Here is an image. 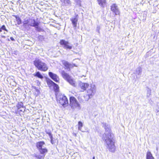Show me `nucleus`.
Returning a JSON list of instances; mask_svg holds the SVG:
<instances>
[{"mask_svg":"<svg viewBox=\"0 0 159 159\" xmlns=\"http://www.w3.org/2000/svg\"><path fill=\"white\" fill-rule=\"evenodd\" d=\"M46 133L47 134H48L49 135V137L50 139V142L52 144H54L57 142L58 143V140L57 139H55L53 138L51 131H50L49 132H48L46 131Z\"/></svg>","mask_w":159,"mask_h":159,"instance_id":"12","label":"nucleus"},{"mask_svg":"<svg viewBox=\"0 0 159 159\" xmlns=\"http://www.w3.org/2000/svg\"><path fill=\"white\" fill-rule=\"evenodd\" d=\"M2 30L6 31L7 32H8V30L6 29V27L4 25H3L0 27V33L2 32Z\"/></svg>","mask_w":159,"mask_h":159,"instance_id":"24","label":"nucleus"},{"mask_svg":"<svg viewBox=\"0 0 159 159\" xmlns=\"http://www.w3.org/2000/svg\"><path fill=\"white\" fill-rule=\"evenodd\" d=\"M89 86V84L87 83H81L80 84V87L82 92H84L88 88Z\"/></svg>","mask_w":159,"mask_h":159,"instance_id":"15","label":"nucleus"},{"mask_svg":"<svg viewBox=\"0 0 159 159\" xmlns=\"http://www.w3.org/2000/svg\"><path fill=\"white\" fill-rule=\"evenodd\" d=\"M106 131H109L108 134H105L103 138L107 145V148L111 152H114L116 150V147L115 145V141L113 138L111 137L112 133L110 132L111 129L109 128L105 129Z\"/></svg>","mask_w":159,"mask_h":159,"instance_id":"1","label":"nucleus"},{"mask_svg":"<svg viewBox=\"0 0 159 159\" xmlns=\"http://www.w3.org/2000/svg\"><path fill=\"white\" fill-rule=\"evenodd\" d=\"M95 91L93 89H90L87 91V94L86 95V97H88L87 100L91 98L94 95Z\"/></svg>","mask_w":159,"mask_h":159,"instance_id":"13","label":"nucleus"},{"mask_svg":"<svg viewBox=\"0 0 159 159\" xmlns=\"http://www.w3.org/2000/svg\"><path fill=\"white\" fill-rule=\"evenodd\" d=\"M75 1L77 4L80 5L81 0H75Z\"/></svg>","mask_w":159,"mask_h":159,"instance_id":"26","label":"nucleus"},{"mask_svg":"<svg viewBox=\"0 0 159 159\" xmlns=\"http://www.w3.org/2000/svg\"><path fill=\"white\" fill-rule=\"evenodd\" d=\"M111 10L115 15H120V12L116 4L114 3L111 5Z\"/></svg>","mask_w":159,"mask_h":159,"instance_id":"9","label":"nucleus"},{"mask_svg":"<svg viewBox=\"0 0 159 159\" xmlns=\"http://www.w3.org/2000/svg\"><path fill=\"white\" fill-rule=\"evenodd\" d=\"M48 75L54 81L57 83H59L60 79L59 77L56 74L50 72H48Z\"/></svg>","mask_w":159,"mask_h":159,"instance_id":"10","label":"nucleus"},{"mask_svg":"<svg viewBox=\"0 0 159 159\" xmlns=\"http://www.w3.org/2000/svg\"><path fill=\"white\" fill-rule=\"evenodd\" d=\"M93 159H95V157H93Z\"/></svg>","mask_w":159,"mask_h":159,"instance_id":"29","label":"nucleus"},{"mask_svg":"<svg viewBox=\"0 0 159 159\" xmlns=\"http://www.w3.org/2000/svg\"><path fill=\"white\" fill-rule=\"evenodd\" d=\"M70 105L73 109L79 108L80 107V104L76 98L73 96H70L69 98Z\"/></svg>","mask_w":159,"mask_h":159,"instance_id":"5","label":"nucleus"},{"mask_svg":"<svg viewBox=\"0 0 159 159\" xmlns=\"http://www.w3.org/2000/svg\"><path fill=\"white\" fill-rule=\"evenodd\" d=\"M32 20L33 23H31L29 25H30V26L35 27L36 28V30L39 32L42 31V29L40 27L38 26L39 25V23L36 21L34 19H33Z\"/></svg>","mask_w":159,"mask_h":159,"instance_id":"11","label":"nucleus"},{"mask_svg":"<svg viewBox=\"0 0 159 159\" xmlns=\"http://www.w3.org/2000/svg\"><path fill=\"white\" fill-rule=\"evenodd\" d=\"M34 76L38 77V78L42 79L43 78V76L41 75L40 72L39 71H38L36 72L35 74L34 75Z\"/></svg>","mask_w":159,"mask_h":159,"instance_id":"20","label":"nucleus"},{"mask_svg":"<svg viewBox=\"0 0 159 159\" xmlns=\"http://www.w3.org/2000/svg\"><path fill=\"white\" fill-rule=\"evenodd\" d=\"M63 65L65 67V69H68L69 70H70V68H72L74 67H76L77 66L75 64H71L70 63L67 61H66L64 60H62L61 61Z\"/></svg>","mask_w":159,"mask_h":159,"instance_id":"8","label":"nucleus"},{"mask_svg":"<svg viewBox=\"0 0 159 159\" xmlns=\"http://www.w3.org/2000/svg\"><path fill=\"white\" fill-rule=\"evenodd\" d=\"M146 159H155L152 153L149 151H148L146 153Z\"/></svg>","mask_w":159,"mask_h":159,"instance_id":"16","label":"nucleus"},{"mask_svg":"<svg viewBox=\"0 0 159 159\" xmlns=\"http://www.w3.org/2000/svg\"><path fill=\"white\" fill-rule=\"evenodd\" d=\"M14 16L16 18L18 25H19L22 23L21 19L18 16L14 15Z\"/></svg>","mask_w":159,"mask_h":159,"instance_id":"19","label":"nucleus"},{"mask_svg":"<svg viewBox=\"0 0 159 159\" xmlns=\"http://www.w3.org/2000/svg\"><path fill=\"white\" fill-rule=\"evenodd\" d=\"M10 39H11L12 40V41H14L15 40V39H14L12 37H11Z\"/></svg>","mask_w":159,"mask_h":159,"instance_id":"27","label":"nucleus"},{"mask_svg":"<svg viewBox=\"0 0 159 159\" xmlns=\"http://www.w3.org/2000/svg\"><path fill=\"white\" fill-rule=\"evenodd\" d=\"M29 19H27L25 20V19L24 21L23 22V25L25 27H26V26L27 25L28 26H30V25H29L30 24H29Z\"/></svg>","mask_w":159,"mask_h":159,"instance_id":"21","label":"nucleus"},{"mask_svg":"<svg viewBox=\"0 0 159 159\" xmlns=\"http://www.w3.org/2000/svg\"><path fill=\"white\" fill-rule=\"evenodd\" d=\"M59 43L61 45L66 49L70 50L72 48V46L69 45V42L65 40L61 39L60 40Z\"/></svg>","mask_w":159,"mask_h":159,"instance_id":"7","label":"nucleus"},{"mask_svg":"<svg viewBox=\"0 0 159 159\" xmlns=\"http://www.w3.org/2000/svg\"><path fill=\"white\" fill-rule=\"evenodd\" d=\"M78 129L79 130H81V128L83 126V124L80 121H79L78 122Z\"/></svg>","mask_w":159,"mask_h":159,"instance_id":"23","label":"nucleus"},{"mask_svg":"<svg viewBox=\"0 0 159 159\" xmlns=\"http://www.w3.org/2000/svg\"><path fill=\"white\" fill-rule=\"evenodd\" d=\"M78 15H76L75 17L72 18L70 19L73 27L75 28L77 27V23L78 20Z\"/></svg>","mask_w":159,"mask_h":159,"instance_id":"14","label":"nucleus"},{"mask_svg":"<svg viewBox=\"0 0 159 159\" xmlns=\"http://www.w3.org/2000/svg\"><path fill=\"white\" fill-rule=\"evenodd\" d=\"M61 75L63 78L66 80L69 84L73 87L76 86V82L64 70H62Z\"/></svg>","mask_w":159,"mask_h":159,"instance_id":"4","label":"nucleus"},{"mask_svg":"<svg viewBox=\"0 0 159 159\" xmlns=\"http://www.w3.org/2000/svg\"><path fill=\"white\" fill-rule=\"evenodd\" d=\"M46 82L48 86L50 88L53 86L55 84V83L49 79H47Z\"/></svg>","mask_w":159,"mask_h":159,"instance_id":"17","label":"nucleus"},{"mask_svg":"<svg viewBox=\"0 0 159 159\" xmlns=\"http://www.w3.org/2000/svg\"><path fill=\"white\" fill-rule=\"evenodd\" d=\"M45 144V143L43 141H40L36 143V148L39 151L40 154L42 155H35L34 157L37 159H44L45 154L48 152V150L47 148H42Z\"/></svg>","mask_w":159,"mask_h":159,"instance_id":"2","label":"nucleus"},{"mask_svg":"<svg viewBox=\"0 0 159 159\" xmlns=\"http://www.w3.org/2000/svg\"><path fill=\"white\" fill-rule=\"evenodd\" d=\"M39 84H40V82H39Z\"/></svg>","mask_w":159,"mask_h":159,"instance_id":"30","label":"nucleus"},{"mask_svg":"<svg viewBox=\"0 0 159 159\" xmlns=\"http://www.w3.org/2000/svg\"><path fill=\"white\" fill-rule=\"evenodd\" d=\"M98 4L102 7H104L106 3V0H97Z\"/></svg>","mask_w":159,"mask_h":159,"instance_id":"18","label":"nucleus"},{"mask_svg":"<svg viewBox=\"0 0 159 159\" xmlns=\"http://www.w3.org/2000/svg\"><path fill=\"white\" fill-rule=\"evenodd\" d=\"M59 103L60 105L63 107L67 106L68 104V99L64 95L61 96L59 100Z\"/></svg>","mask_w":159,"mask_h":159,"instance_id":"6","label":"nucleus"},{"mask_svg":"<svg viewBox=\"0 0 159 159\" xmlns=\"http://www.w3.org/2000/svg\"><path fill=\"white\" fill-rule=\"evenodd\" d=\"M16 106L18 109H19L23 107V104L22 102H18Z\"/></svg>","mask_w":159,"mask_h":159,"instance_id":"25","label":"nucleus"},{"mask_svg":"<svg viewBox=\"0 0 159 159\" xmlns=\"http://www.w3.org/2000/svg\"><path fill=\"white\" fill-rule=\"evenodd\" d=\"M33 64L36 68L42 71H47L48 69L47 64L38 59H36L33 61Z\"/></svg>","mask_w":159,"mask_h":159,"instance_id":"3","label":"nucleus"},{"mask_svg":"<svg viewBox=\"0 0 159 159\" xmlns=\"http://www.w3.org/2000/svg\"><path fill=\"white\" fill-rule=\"evenodd\" d=\"M1 37L3 38H5L6 37L4 35H2Z\"/></svg>","mask_w":159,"mask_h":159,"instance_id":"28","label":"nucleus"},{"mask_svg":"<svg viewBox=\"0 0 159 159\" xmlns=\"http://www.w3.org/2000/svg\"><path fill=\"white\" fill-rule=\"evenodd\" d=\"M76 134H75V136H76Z\"/></svg>","mask_w":159,"mask_h":159,"instance_id":"31","label":"nucleus"},{"mask_svg":"<svg viewBox=\"0 0 159 159\" xmlns=\"http://www.w3.org/2000/svg\"><path fill=\"white\" fill-rule=\"evenodd\" d=\"M53 86V89L54 90V91L55 92H57L59 91V87L57 84L55 83Z\"/></svg>","mask_w":159,"mask_h":159,"instance_id":"22","label":"nucleus"}]
</instances>
